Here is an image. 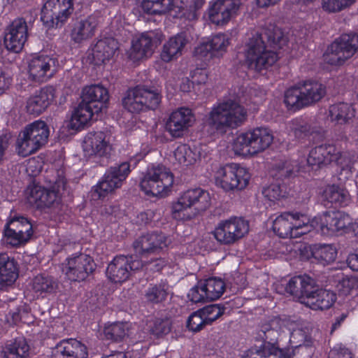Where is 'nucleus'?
<instances>
[{"mask_svg": "<svg viewBox=\"0 0 358 358\" xmlns=\"http://www.w3.org/2000/svg\"><path fill=\"white\" fill-rule=\"evenodd\" d=\"M286 43L283 33L277 27L247 34L243 52L248 68L258 72L268 69L278 59L276 50L282 48Z\"/></svg>", "mask_w": 358, "mask_h": 358, "instance_id": "f257e3e1", "label": "nucleus"}, {"mask_svg": "<svg viewBox=\"0 0 358 358\" xmlns=\"http://www.w3.org/2000/svg\"><path fill=\"white\" fill-rule=\"evenodd\" d=\"M194 122V117L192 110L187 108H180L170 115L165 128L172 137L179 138Z\"/></svg>", "mask_w": 358, "mask_h": 358, "instance_id": "412c9836", "label": "nucleus"}, {"mask_svg": "<svg viewBox=\"0 0 358 358\" xmlns=\"http://www.w3.org/2000/svg\"><path fill=\"white\" fill-rule=\"evenodd\" d=\"M185 2L183 0H143L142 10L147 14H166L178 16L182 11Z\"/></svg>", "mask_w": 358, "mask_h": 358, "instance_id": "393cba45", "label": "nucleus"}, {"mask_svg": "<svg viewBox=\"0 0 358 358\" xmlns=\"http://www.w3.org/2000/svg\"><path fill=\"white\" fill-rule=\"evenodd\" d=\"M130 172V164L127 162L108 168L99 182L93 187V199H103L116 189L121 187Z\"/></svg>", "mask_w": 358, "mask_h": 358, "instance_id": "9d476101", "label": "nucleus"}, {"mask_svg": "<svg viewBox=\"0 0 358 358\" xmlns=\"http://www.w3.org/2000/svg\"><path fill=\"white\" fill-rule=\"evenodd\" d=\"M187 43V40L182 34L171 37L163 45L161 58L165 62H169L181 55L182 50Z\"/></svg>", "mask_w": 358, "mask_h": 358, "instance_id": "f704fd0d", "label": "nucleus"}, {"mask_svg": "<svg viewBox=\"0 0 358 358\" xmlns=\"http://www.w3.org/2000/svg\"><path fill=\"white\" fill-rule=\"evenodd\" d=\"M185 2V5L181 12V14L178 15V16H175L176 17H185L188 20H194L197 19L199 14L198 10H199L205 3V0H192V3L189 5L188 9H185L186 6V0H183Z\"/></svg>", "mask_w": 358, "mask_h": 358, "instance_id": "052dcab7", "label": "nucleus"}, {"mask_svg": "<svg viewBox=\"0 0 358 358\" xmlns=\"http://www.w3.org/2000/svg\"><path fill=\"white\" fill-rule=\"evenodd\" d=\"M273 230L281 238H294L289 212H284L275 218L273 224Z\"/></svg>", "mask_w": 358, "mask_h": 358, "instance_id": "a18cd8bd", "label": "nucleus"}, {"mask_svg": "<svg viewBox=\"0 0 358 358\" xmlns=\"http://www.w3.org/2000/svg\"><path fill=\"white\" fill-rule=\"evenodd\" d=\"M225 308L220 304H213L207 306L201 309V313H203L204 318L210 325L214 321L220 317L224 313Z\"/></svg>", "mask_w": 358, "mask_h": 358, "instance_id": "bf43d9fd", "label": "nucleus"}, {"mask_svg": "<svg viewBox=\"0 0 358 358\" xmlns=\"http://www.w3.org/2000/svg\"><path fill=\"white\" fill-rule=\"evenodd\" d=\"M168 295L167 289L163 284H150L145 291V296L148 301L159 303L165 301Z\"/></svg>", "mask_w": 358, "mask_h": 358, "instance_id": "8fccbe9b", "label": "nucleus"}, {"mask_svg": "<svg viewBox=\"0 0 358 358\" xmlns=\"http://www.w3.org/2000/svg\"><path fill=\"white\" fill-rule=\"evenodd\" d=\"M326 94V87L321 83L307 80L286 90L284 102L289 110H296L321 100Z\"/></svg>", "mask_w": 358, "mask_h": 358, "instance_id": "20e7f679", "label": "nucleus"}, {"mask_svg": "<svg viewBox=\"0 0 358 358\" xmlns=\"http://www.w3.org/2000/svg\"><path fill=\"white\" fill-rule=\"evenodd\" d=\"M31 289L38 296H45L52 294L58 289V282L52 276L46 274H39L31 281Z\"/></svg>", "mask_w": 358, "mask_h": 358, "instance_id": "c9c22d12", "label": "nucleus"}, {"mask_svg": "<svg viewBox=\"0 0 358 358\" xmlns=\"http://www.w3.org/2000/svg\"><path fill=\"white\" fill-rule=\"evenodd\" d=\"M210 206V196L209 193L200 188L189 189L184 192L172 204L171 213L173 217L178 220H189L190 215H185L183 212L194 208L197 212L205 211Z\"/></svg>", "mask_w": 358, "mask_h": 358, "instance_id": "1a4fd4ad", "label": "nucleus"}, {"mask_svg": "<svg viewBox=\"0 0 358 358\" xmlns=\"http://www.w3.org/2000/svg\"><path fill=\"white\" fill-rule=\"evenodd\" d=\"M227 222L234 243L242 238L249 231V223L242 217H231L227 220Z\"/></svg>", "mask_w": 358, "mask_h": 358, "instance_id": "49530a36", "label": "nucleus"}, {"mask_svg": "<svg viewBox=\"0 0 358 358\" xmlns=\"http://www.w3.org/2000/svg\"><path fill=\"white\" fill-rule=\"evenodd\" d=\"M110 137L103 131L90 132L85 138L84 151L88 155L107 157L112 150Z\"/></svg>", "mask_w": 358, "mask_h": 358, "instance_id": "b1692460", "label": "nucleus"}, {"mask_svg": "<svg viewBox=\"0 0 358 358\" xmlns=\"http://www.w3.org/2000/svg\"><path fill=\"white\" fill-rule=\"evenodd\" d=\"M176 159L184 166H189L201 159V154L197 148L192 149L186 144H182L175 150Z\"/></svg>", "mask_w": 358, "mask_h": 358, "instance_id": "79ce46f5", "label": "nucleus"}, {"mask_svg": "<svg viewBox=\"0 0 358 358\" xmlns=\"http://www.w3.org/2000/svg\"><path fill=\"white\" fill-rule=\"evenodd\" d=\"M167 237L162 233H151L143 235L133 243L135 252L145 256L158 252L168 245Z\"/></svg>", "mask_w": 358, "mask_h": 358, "instance_id": "5701e85b", "label": "nucleus"}, {"mask_svg": "<svg viewBox=\"0 0 358 358\" xmlns=\"http://www.w3.org/2000/svg\"><path fill=\"white\" fill-rule=\"evenodd\" d=\"M329 113L331 122L335 125L348 124L355 116L352 106L343 102L331 105L329 107Z\"/></svg>", "mask_w": 358, "mask_h": 358, "instance_id": "473e14b6", "label": "nucleus"}, {"mask_svg": "<svg viewBox=\"0 0 358 358\" xmlns=\"http://www.w3.org/2000/svg\"><path fill=\"white\" fill-rule=\"evenodd\" d=\"M18 277L17 262L6 253H0V290L11 286Z\"/></svg>", "mask_w": 358, "mask_h": 358, "instance_id": "c85d7f7f", "label": "nucleus"}, {"mask_svg": "<svg viewBox=\"0 0 358 358\" xmlns=\"http://www.w3.org/2000/svg\"><path fill=\"white\" fill-rule=\"evenodd\" d=\"M336 301V294L331 290L319 288L313 297L309 299L306 306L313 310H324L331 308Z\"/></svg>", "mask_w": 358, "mask_h": 358, "instance_id": "e433bc0d", "label": "nucleus"}, {"mask_svg": "<svg viewBox=\"0 0 358 358\" xmlns=\"http://www.w3.org/2000/svg\"><path fill=\"white\" fill-rule=\"evenodd\" d=\"M89 104L82 100L74 109L71 121V127L73 129H80L83 127L92 118L94 114H98Z\"/></svg>", "mask_w": 358, "mask_h": 358, "instance_id": "4c0bfd02", "label": "nucleus"}, {"mask_svg": "<svg viewBox=\"0 0 358 358\" xmlns=\"http://www.w3.org/2000/svg\"><path fill=\"white\" fill-rule=\"evenodd\" d=\"M324 196L329 202L336 206H346L351 201L348 191L336 185L327 186L324 191Z\"/></svg>", "mask_w": 358, "mask_h": 358, "instance_id": "ea45409f", "label": "nucleus"}, {"mask_svg": "<svg viewBox=\"0 0 358 358\" xmlns=\"http://www.w3.org/2000/svg\"><path fill=\"white\" fill-rule=\"evenodd\" d=\"M262 194L270 201L279 200L285 196V189L279 184H271L263 189Z\"/></svg>", "mask_w": 358, "mask_h": 358, "instance_id": "69168bd1", "label": "nucleus"}, {"mask_svg": "<svg viewBox=\"0 0 358 358\" xmlns=\"http://www.w3.org/2000/svg\"><path fill=\"white\" fill-rule=\"evenodd\" d=\"M273 140L268 129L257 127L238 135L234 141L233 149L238 155L257 154L267 149Z\"/></svg>", "mask_w": 358, "mask_h": 358, "instance_id": "0eeeda50", "label": "nucleus"}, {"mask_svg": "<svg viewBox=\"0 0 358 358\" xmlns=\"http://www.w3.org/2000/svg\"><path fill=\"white\" fill-rule=\"evenodd\" d=\"M55 60L48 55H37L30 59L28 64L29 78L34 82L43 83L52 77Z\"/></svg>", "mask_w": 358, "mask_h": 358, "instance_id": "aec40b11", "label": "nucleus"}, {"mask_svg": "<svg viewBox=\"0 0 358 358\" xmlns=\"http://www.w3.org/2000/svg\"><path fill=\"white\" fill-rule=\"evenodd\" d=\"M216 183L225 191L241 190L248 184L249 173L236 164L220 167L215 174Z\"/></svg>", "mask_w": 358, "mask_h": 358, "instance_id": "ddd939ff", "label": "nucleus"}, {"mask_svg": "<svg viewBox=\"0 0 358 358\" xmlns=\"http://www.w3.org/2000/svg\"><path fill=\"white\" fill-rule=\"evenodd\" d=\"M96 268L93 258L89 255L79 253L66 258L63 264L62 271L71 281L85 280Z\"/></svg>", "mask_w": 358, "mask_h": 358, "instance_id": "4468645a", "label": "nucleus"}, {"mask_svg": "<svg viewBox=\"0 0 358 358\" xmlns=\"http://www.w3.org/2000/svg\"><path fill=\"white\" fill-rule=\"evenodd\" d=\"M247 110L237 101L227 99L214 106L208 114V125L217 131L224 133L236 128L247 119Z\"/></svg>", "mask_w": 358, "mask_h": 358, "instance_id": "7ed1b4c3", "label": "nucleus"}, {"mask_svg": "<svg viewBox=\"0 0 358 358\" xmlns=\"http://www.w3.org/2000/svg\"><path fill=\"white\" fill-rule=\"evenodd\" d=\"M250 355H257L266 358L275 356L279 358H293L296 356V350L292 348H280L277 343L265 342L260 346H253L249 350Z\"/></svg>", "mask_w": 358, "mask_h": 358, "instance_id": "c756f323", "label": "nucleus"}, {"mask_svg": "<svg viewBox=\"0 0 358 358\" xmlns=\"http://www.w3.org/2000/svg\"><path fill=\"white\" fill-rule=\"evenodd\" d=\"M356 287H358V279L355 277L343 278L337 285L339 293L345 296L348 295Z\"/></svg>", "mask_w": 358, "mask_h": 358, "instance_id": "338daca9", "label": "nucleus"}, {"mask_svg": "<svg viewBox=\"0 0 358 358\" xmlns=\"http://www.w3.org/2000/svg\"><path fill=\"white\" fill-rule=\"evenodd\" d=\"M228 228L227 220H222L217 224L213 232L214 238L220 244L225 245L234 244Z\"/></svg>", "mask_w": 358, "mask_h": 358, "instance_id": "6e6d98bb", "label": "nucleus"}, {"mask_svg": "<svg viewBox=\"0 0 358 358\" xmlns=\"http://www.w3.org/2000/svg\"><path fill=\"white\" fill-rule=\"evenodd\" d=\"M21 234L6 223L3 230V238L7 245L17 248L28 242L25 238H21Z\"/></svg>", "mask_w": 358, "mask_h": 358, "instance_id": "5fc2aeb1", "label": "nucleus"}, {"mask_svg": "<svg viewBox=\"0 0 358 358\" xmlns=\"http://www.w3.org/2000/svg\"><path fill=\"white\" fill-rule=\"evenodd\" d=\"M187 297L194 303H206L208 301V298H206L205 289L203 287L201 280L199 281L197 284L189 291Z\"/></svg>", "mask_w": 358, "mask_h": 358, "instance_id": "0e129e2a", "label": "nucleus"}, {"mask_svg": "<svg viewBox=\"0 0 358 358\" xmlns=\"http://www.w3.org/2000/svg\"><path fill=\"white\" fill-rule=\"evenodd\" d=\"M289 219L292 225H293L294 238L306 234L313 229L319 232V224L316 225V223H315V221L318 219V216L310 220L304 214L289 212ZM317 224H319V222Z\"/></svg>", "mask_w": 358, "mask_h": 358, "instance_id": "72a5a7b5", "label": "nucleus"}, {"mask_svg": "<svg viewBox=\"0 0 358 358\" xmlns=\"http://www.w3.org/2000/svg\"><path fill=\"white\" fill-rule=\"evenodd\" d=\"M290 340L292 343L297 344L294 348H292L293 350H296V355L308 350L313 344L311 337L306 334L305 331L301 329L292 331Z\"/></svg>", "mask_w": 358, "mask_h": 358, "instance_id": "de8ad7c7", "label": "nucleus"}, {"mask_svg": "<svg viewBox=\"0 0 358 358\" xmlns=\"http://www.w3.org/2000/svg\"><path fill=\"white\" fill-rule=\"evenodd\" d=\"M311 253L313 258L324 265L333 262L337 255L336 248L329 244H315L311 248Z\"/></svg>", "mask_w": 358, "mask_h": 358, "instance_id": "37998d69", "label": "nucleus"}, {"mask_svg": "<svg viewBox=\"0 0 358 358\" xmlns=\"http://www.w3.org/2000/svg\"><path fill=\"white\" fill-rule=\"evenodd\" d=\"M27 38V23L23 17H17L6 27L4 43L8 50L18 52L23 48Z\"/></svg>", "mask_w": 358, "mask_h": 358, "instance_id": "a211bd4d", "label": "nucleus"}, {"mask_svg": "<svg viewBox=\"0 0 358 358\" xmlns=\"http://www.w3.org/2000/svg\"><path fill=\"white\" fill-rule=\"evenodd\" d=\"M148 331L155 338L167 335L171 330L172 320L170 317L161 315L151 320L148 324Z\"/></svg>", "mask_w": 358, "mask_h": 358, "instance_id": "a19ab883", "label": "nucleus"}, {"mask_svg": "<svg viewBox=\"0 0 358 358\" xmlns=\"http://www.w3.org/2000/svg\"><path fill=\"white\" fill-rule=\"evenodd\" d=\"M108 99V91L102 85H92L83 90L82 100L92 107L95 113L106 108Z\"/></svg>", "mask_w": 358, "mask_h": 358, "instance_id": "bb28decb", "label": "nucleus"}, {"mask_svg": "<svg viewBox=\"0 0 358 358\" xmlns=\"http://www.w3.org/2000/svg\"><path fill=\"white\" fill-rule=\"evenodd\" d=\"M208 324L207 321L201 313V309L192 313L187 321V328L194 332H198L203 329Z\"/></svg>", "mask_w": 358, "mask_h": 358, "instance_id": "680f3d73", "label": "nucleus"}, {"mask_svg": "<svg viewBox=\"0 0 358 358\" xmlns=\"http://www.w3.org/2000/svg\"><path fill=\"white\" fill-rule=\"evenodd\" d=\"M74 12L73 0H47L41 20L48 28L62 27Z\"/></svg>", "mask_w": 358, "mask_h": 358, "instance_id": "f8f14e48", "label": "nucleus"}, {"mask_svg": "<svg viewBox=\"0 0 358 358\" xmlns=\"http://www.w3.org/2000/svg\"><path fill=\"white\" fill-rule=\"evenodd\" d=\"M173 175L170 170L162 164L149 166L140 182L142 191L146 194L164 196L173 184Z\"/></svg>", "mask_w": 358, "mask_h": 358, "instance_id": "6e6552de", "label": "nucleus"}, {"mask_svg": "<svg viewBox=\"0 0 358 358\" xmlns=\"http://www.w3.org/2000/svg\"><path fill=\"white\" fill-rule=\"evenodd\" d=\"M50 129L43 120H36L27 124L19 134L16 141V152L23 157L32 155L48 141Z\"/></svg>", "mask_w": 358, "mask_h": 358, "instance_id": "39448f33", "label": "nucleus"}, {"mask_svg": "<svg viewBox=\"0 0 358 358\" xmlns=\"http://www.w3.org/2000/svg\"><path fill=\"white\" fill-rule=\"evenodd\" d=\"M162 95L159 91L146 85H138L127 92L122 99L124 107L131 113L155 110L159 106Z\"/></svg>", "mask_w": 358, "mask_h": 358, "instance_id": "423d86ee", "label": "nucleus"}, {"mask_svg": "<svg viewBox=\"0 0 358 358\" xmlns=\"http://www.w3.org/2000/svg\"><path fill=\"white\" fill-rule=\"evenodd\" d=\"M8 223L16 229L18 233L21 234V238H25L27 241H29L33 235V229L31 223L27 218L24 217H15Z\"/></svg>", "mask_w": 358, "mask_h": 358, "instance_id": "3c124183", "label": "nucleus"}, {"mask_svg": "<svg viewBox=\"0 0 358 358\" xmlns=\"http://www.w3.org/2000/svg\"><path fill=\"white\" fill-rule=\"evenodd\" d=\"M129 325L125 322H115L106 326L104 334L107 339L114 341H121L127 335Z\"/></svg>", "mask_w": 358, "mask_h": 358, "instance_id": "09e8293b", "label": "nucleus"}, {"mask_svg": "<svg viewBox=\"0 0 358 358\" xmlns=\"http://www.w3.org/2000/svg\"><path fill=\"white\" fill-rule=\"evenodd\" d=\"M87 347L73 339H64L52 348L51 358H87Z\"/></svg>", "mask_w": 358, "mask_h": 358, "instance_id": "a878e982", "label": "nucleus"}, {"mask_svg": "<svg viewBox=\"0 0 358 358\" xmlns=\"http://www.w3.org/2000/svg\"><path fill=\"white\" fill-rule=\"evenodd\" d=\"M358 50V34H343L328 48L325 61L332 66H341L352 58Z\"/></svg>", "mask_w": 358, "mask_h": 358, "instance_id": "9b49d317", "label": "nucleus"}, {"mask_svg": "<svg viewBox=\"0 0 358 358\" xmlns=\"http://www.w3.org/2000/svg\"><path fill=\"white\" fill-rule=\"evenodd\" d=\"M55 88L51 85L45 86L36 91L27 100V112L36 116L43 113L55 99Z\"/></svg>", "mask_w": 358, "mask_h": 358, "instance_id": "4be33fe9", "label": "nucleus"}, {"mask_svg": "<svg viewBox=\"0 0 358 358\" xmlns=\"http://www.w3.org/2000/svg\"><path fill=\"white\" fill-rule=\"evenodd\" d=\"M301 276L303 287L301 303L306 306V302L309 301L310 298L313 297L320 287L314 278L308 275Z\"/></svg>", "mask_w": 358, "mask_h": 358, "instance_id": "864d4df0", "label": "nucleus"}, {"mask_svg": "<svg viewBox=\"0 0 358 358\" xmlns=\"http://www.w3.org/2000/svg\"><path fill=\"white\" fill-rule=\"evenodd\" d=\"M241 6V0H216L209 8V20L216 25L225 24L238 14Z\"/></svg>", "mask_w": 358, "mask_h": 358, "instance_id": "6ab92c4d", "label": "nucleus"}, {"mask_svg": "<svg viewBox=\"0 0 358 358\" xmlns=\"http://www.w3.org/2000/svg\"><path fill=\"white\" fill-rule=\"evenodd\" d=\"M117 42L113 38L99 40L92 49L93 61L99 65L108 61L117 50Z\"/></svg>", "mask_w": 358, "mask_h": 358, "instance_id": "7c9ffc66", "label": "nucleus"}, {"mask_svg": "<svg viewBox=\"0 0 358 358\" xmlns=\"http://www.w3.org/2000/svg\"><path fill=\"white\" fill-rule=\"evenodd\" d=\"M347 155L346 152H341L334 145L324 144L310 150L307 162L312 167H320L331 162H336L342 166H348L350 161L347 159Z\"/></svg>", "mask_w": 358, "mask_h": 358, "instance_id": "2eb2a0df", "label": "nucleus"}, {"mask_svg": "<svg viewBox=\"0 0 358 358\" xmlns=\"http://www.w3.org/2000/svg\"><path fill=\"white\" fill-rule=\"evenodd\" d=\"M292 124V131L297 138H303L317 132L315 127L301 119L294 120Z\"/></svg>", "mask_w": 358, "mask_h": 358, "instance_id": "603ef678", "label": "nucleus"}, {"mask_svg": "<svg viewBox=\"0 0 358 358\" xmlns=\"http://www.w3.org/2000/svg\"><path fill=\"white\" fill-rule=\"evenodd\" d=\"M98 26V20L96 16L90 15L84 20H80L73 24L71 31V38L76 43H80L92 38Z\"/></svg>", "mask_w": 358, "mask_h": 358, "instance_id": "cd10ccee", "label": "nucleus"}, {"mask_svg": "<svg viewBox=\"0 0 358 358\" xmlns=\"http://www.w3.org/2000/svg\"><path fill=\"white\" fill-rule=\"evenodd\" d=\"M208 41L217 57H220L227 51V48L229 44L228 37L224 34H218L213 36Z\"/></svg>", "mask_w": 358, "mask_h": 358, "instance_id": "4d7b16f0", "label": "nucleus"}, {"mask_svg": "<svg viewBox=\"0 0 358 358\" xmlns=\"http://www.w3.org/2000/svg\"><path fill=\"white\" fill-rule=\"evenodd\" d=\"M143 264L132 256L118 255L108 265L106 275L115 283H122L127 280L132 273L142 268Z\"/></svg>", "mask_w": 358, "mask_h": 358, "instance_id": "dca6fc26", "label": "nucleus"}, {"mask_svg": "<svg viewBox=\"0 0 358 358\" xmlns=\"http://www.w3.org/2000/svg\"><path fill=\"white\" fill-rule=\"evenodd\" d=\"M29 345L24 338H17L6 344L3 348V358H28Z\"/></svg>", "mask_w": 358, "mask_h": 358, "instance_id": "58836bf2", "label": "nucleus"}, {"mask_svg": "<svg viewBox=\"0 0 358 358\" xmlns=\"http://www.w3.org/2000/svg\"><path fill=\"white\" fill-rule=\"evenodd\" d=\"M356 0H322V8L328 13H338L350 7Z\"/></svg>", "mask_w": 358, "mask_h": 358, "instance_id": "13d9d810", "label": "nucleus"}, {"mask_svg": "<svg viewBox=\"0 0 358 358\" xmlns=\"http://www.w3.org/2000/svg\"><path fill=\"white\" fill-rule=\"evenodd\" d=\"M195 55L200 59L209 60L217 57L208 41L201 43L194 50Z\"/></svg>", "mask_w": 358, "mask_h": 358, "instance_id": "774afa93", "label": "nucleus"}, {"mask_svg": "<svg viewBox=\"0 0 358 358\" xmlns=\"http://www.w3.org/2000/svg\"><path fill=\"white\" fill-rule=\"evenodd\" d=\"M317 222H319V232L322 235L332 236L347 229L352 224V219L343 211H327L318 216L315 223Z\"/></svg>", "mask_w": 358, "mask_h": 358, "instance_id": "f3484780", "label": "nucleus"}, {"mask_svg": "<svg viewBox=\"0 0 358 358\" xmlns=\"http://www.w3.org/2000/svg\"><path fill=\"white\" fill-rule=\"evenodd\" d=\"M152 38L148 33H143L139 37L132 41L129 52V58L138 61L144 57H148L153 53Z\"/></svg>", "mask_w": 358, "mask_h": 358, "instance_id": "2f4dec72", "label": "nucleus"}, {"mask_svg": "<svg viewBox=\"0 0 358 358\" xmlns=\"http://www.w3.org/2000/svg\"><path fill=\"white\" fill-rule=\"evenodd\" d=\"M302 283L301 276L297 275L289 279L287 282L285 291L289 294L298 299L301 302L302 298Z\"/></svg>", "mask_w": 358, "mask_h": 358, "instance_id": "e2e57ef3", "label": "nucleus"}, {"mask_svg": "<svg viewBox=\"0 0 358 358\" xmlns=\"http://www.w3.org/2000/svg\"><path fill=\"white\" fill-rule=\"evenodd\" d=\"M44 180L49 185L48 188L33 184L27 189V199L29 203L41 209L51 208L58 204L67 185L63 169H50L46 171Z\"/></svg>", "mask_w": 358, "mask_h": 358, "instance_id": "f03ea898", "label": "nucleus"}, {"mask_svg": "<svg viewBox=\"0 0 358 358\" xmlns=\"http://www.w3.org/2000/svg\"><path fill=\"white\" fill-rule=\"evenodd\" d=\"M201 282L205 289L206 298H208V301L219 299L224 291L225 284L220 278L211 277Z\"/></svg>", "mask_w": 358, "mask_h": 358, "instance_id": "c03bdc74", "label": "nucleus"}]
</instances>
